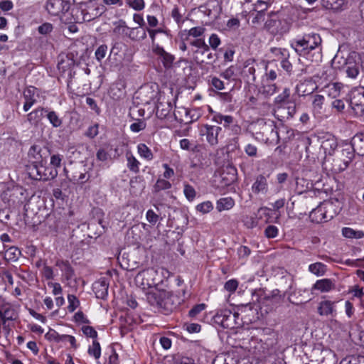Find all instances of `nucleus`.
Segmentation results:
<instances>
[{"label": "nucleus", "instance_id": "obj_34", "mask_svg": "<svg viewBox=\"0 0 364 364\" xmlns=\"http://www.w3.org/2000/svg\"><path fill=\"white\" fill-rule=\"evenodd\" d=\"M321 147L325 153L332 154L337 148V141L333 137L330 136L321 142Z\"/></svg>", "mask_w": 364, "mask_h": 364}, {"label": "nucleus", "instance_id": "obj_57", "mask_svg": "<svg viewBox=\"0 0 364 364\" xmlns=\"http://www.w3.org/2000/svg\"><path fill=\"white\" fill-rule=\"evenodd\" d=\"M238 282L236 279H232L225 283L224 289L230 294L234 293L238 287Z\"/></svg>", "mask_w": 364, "mask_h": 364}, {"label": "nucleus", "instance_id": "obj_59", "mask_svg": "<svg viewBox=\"0 0 364 364\" xmlns=\"http://www.w3.org/2000/svg\"><path fill=\"white\" fill-rule=\"evenodd\" d=\"M217 98L222 102L223 103H232L233 101V97L232 94L228 92H218Z\"/></svg>", "mask_w": 364, "mask_h": 364}, {"label": "nucleus", "instance_id": "obj_14", "mask_svg": "<svg viewBox=\"0 0 364 364\" xmlns=\"http://www.w3.org/2000/svg\"><path fill=\"white\" fill-rule=\"evenodd\" d=\"M152 51L160 58L165 68L169 69L171 68L175 60V58L173 55L166 52L159 44H153Z\"/></svg>", "mask_w": 364, "mask_h": 364}, {"label": "nucleus", "instance_id": "obj_6", "mask_svg": "<svg viewBox=\"0 0 364 364\" xmlns=\"http://www.w3.org/2000/svg\"><path fill=\"white\" fill-rule=\"evenodd\" d=\"M55 267L61 272V281L69 287H74L77 284V278L75 270L70 263L67 260L58 259Z\"/></svg>", "mask_w": 364, "mask_h": 364}, {"label": "nucleus", "instance_id": "obj_5", "mask_svg": "<svg viewBox=\"0 0 364 364\" xmlns=\"http://www.w3.org/2000/svg\"><path fill=\"white\" fill-rule=\"evenodd\" d=\"M136 97L143 105L156 104L161 100V95L156 84H148L141 87L136 92Z\"/></svg>", "mask_w": 364, "mask_h": 364}, {"label": "nucleus", "instance_id": "obj_49", "mask_svg": "<svg viewBox=\"0 0 364 364\" xmlns=\"http://www.w3.org/2000/svg\"><path fill=\"white\" fill-rule=\"evenodd\" d=\"M183 193L188 201H193L196 196L194 188L188 183L184 184Z\"/></svg>", "mask_w": 364, "mask_h": 364}, {"label": "nucleus", "instance_id": "obj_26", "mask_svg": "<svg viewBox=\"0 0 364 364\" xmlns=\"http://www.w3.org/2000/svg\"><path fill=\"white\" fill-rule=\"evenodd\" d=\"M279 54L282 57V60L280 62L281 67L287 73L290 74L293 69L292 64L289 62V53L286 49L279 48L278 50Z\"/></svg>", "mask_w": 364, "mask_h": 364}, {"label": "nucleus", "instance_id": "obj_31", "mask_svg": "<svg viewBox=\"0 0 364 364\" xmlns=\"http://www.w3.org/2000/svg\"><path fill=\"white\" fill-rule=\"evenodd\" d=\"M127 168L133 173H137L139 171L140 162L136 159L131 151L126 153Z\"/></svg>", "mask_w": 364, "mask_h": 364}, {"label": "nucleus", "instance_id": "obj_44", "mask_svg": "<svg viewBox=\"0 0 364 364\" xmlns=\"http://www.w3.org/2000/svg\"><path fill=\"white\" fill-rule=\"evenodd\" d=\"M36 92V87H27L23 91V97H24L25 102H30V103L34 105L36 102V98H35Z\"/></svg>", "mask_w": 364, "mask_h": 364}, {"label": "nucleus", "instance_id": "obj_19", "mask_svg": "<svg viewBox=\"0 0 364 364\" xmlns=\"http://www.w3.org/2000/svg\"><path fill=\"white\" fill-rule=\"evenodd\" d=\"M205 31V28L203 26H196L190 29L181 30L178 33L180 39H188L190 36L193 38H199L202 36Z\"/></svg>", "mask_w": 364, "mask_h": 364}, {"label": "nucleus", "instance_id": "obj_28", "mask_svg": "<svg viewBox=\"0 0 364 364\" xmlns=\"http://www.w3.org/2000/svg\"><path fill=\"white\" fill-rule=\"evenodd\" d=\"M189 109L179 107H176L173 112V116L175 119L180 122L184 124H188V116H189Z\"/></svg>", "mask_w": 364, "mask_h": 364}, {"label": "nucleus", "instance_id": "obj_7", "mask_svg": "<svg viewBox=\"0 0 364 364\" xmlns=\"http://www.w3.org/2000/svg\"><path fill=\"white\" fill-rule=\"evenodd\" d=\"M44 164V162L33 163L29 166L28 174L31 178L39 181H47L54 178L58 175V171L55 169L48 172L49 169L46 168Z\"/></svg>", "mask_w": 364, "mask_h": 364}, {"label": "nucleus", "instance_id": "obj_42", "mask_svg": "<svg viewBox=\"0 0 364 364\" xmlns=\"http://www.w3.org/2000/svg\"><path fill=\"white\" fill-rule=\"evenodd\" d=\"M115 27L113 29V32L117 34L127 36L129 27L126 24V22L123 20H119L114 23Z\"/></svg>", "mask_w": 364, "mask_h": 364}, {"label": "nucleus", "instance_id": "obj_35", "mask_svg": "<svg viewBox=\"0 0 364 364\" xmlns=\"http://www.w3.org/2000/svg\"><path fill=\"white\" fill-rule=\"evenodd\" d=\"M137 152L141 158L147 161H151L154 158L151 150L145 144L141 143L137 145Z\"/></svg>", "mask_w": 364, "mask_h": 364}, {"label": "nucleus", "instance_id": "obj_47", "mask_svg": "<svg viewBox=\"0 0 364 364\" xmlns=\"http://www.w3.org/2000/svg\"><path fill=\"white\" fill-rule=\"evenodd\" d=\"M280 109L287 114L286 116H282V117L287 119L292 118L296 113V105L293 102L287 103L286 106L281 107Z\"/></svg>", "mask_w": 364, "mask_h": 364}, {"label": "nucleus", "instance_id": "obj_20", "mask_svg": "<svg viewBox=\"0 0 364 364\" xmlns=\"http://www.w3.org/2000/svg\"><path fill=\"white\" fill-rule=\"evenodd\" d=\"M49 336L52 338L57 343H65L68 342L72 348L76 349L77 344L75 338L73 336L59 334L58 333L53 331L49 334Z\"/></svg>", "mask_w": 364, "mask_h": 364}, {"label": "nucleus", "instance_id": "obj_10", "mask_svg": "<svg viewBox=\"0 0 364 364\" xmlns=\"http://www.w3.org/2000/svg\"><path fill=\"white\" fill-rule=\"evenodd\" d=\"M235 314L229 309H221L214 316V322L224 328H232L235 326Z\"/></svg>", "mask_w": 364, "mask_h": 364}, {"label": "nucleus", "instance_id": "obj_50", "mask_svg": "<svg viewBox=\"0 0 364 364\" xmlns=\"http://www.w3.org/2000/svg\"><path fill=\"white\" fill-rule=\"evenodd\" d=\"M126 4L135 11H141L145 7L144 0H126Z\"/></svg>", "mask_w": 364, "mask_h": 364}, {"label": "nucleus", "instance_id": "obj_36", "mask_svg": "<svg viewBox=\"0 0 364 364\" xmlns=\"http://www.w3.org/2000/svg\"><path fill=\"white\" fill-rule=\"evenodd\" d=\"M44 113H47V119H48L49 122L51 124L53 127L58 128L61 127L63 124V119L58 116V114L55 111H49L47 109V112H44Z\"/></svg>", "mask_w": 364, "mask_h": 364}, {"label": "nucleus", "instance_id": "obj_12", "mask_svg": "<svg viewBox=\"0 0 364 364\" xmlns=\"http://www.w3.org/2000/svg\"><path fill=\"white\" fill-rule=\"evenodd\" d=\"M221 130L218 126L205 124L201 128L200 134L205 136L210 145L214 146L218 143V134Z\"/></svg>", "mask_w": 364, "mask_h": 364}, {"label": "nucleus", "instance_id": "obj_29", "mask_svg": "<svg viewBox=\"0 0 364 364\" xmlns=\"http://www.w3.org/2000/svg\"><path fill=\"white\" fill-rule=\"evenodd\" d=\"M308 270L316 277H322L327 271V266L322 262H318L309 264Z\"/></svg>", "mask_w": 364, "mask_h": 364}, {"label": "nucleus", "instance_id": "obj_17", "mask_svg": "<svg viewBox=\"0 0 364 364\" xmlns=\"http://www.w3.org/2000/svg\"><path fill=\"white\" fill-rule=\"evenodd\" d=\"M16 313L14 306L6 301L4 307L0 309V320L2 325H5L7 321H14L16 319Z\"/></svg>", "mask_w": 364, "mask_h": 364}, {"label": "nucleus", "instance_id": "obj_27", "mask_svg": "<svg viewBox=\"0 0 364 364\" xmlns=\"http://www.w3.org/2000/svg\"><path fill=\"white\" fill-rule=\"evenodd\" d=\"M235 205V201L231 197L221 198L216 202V209L218 212L229 210Z\"/></svg>", "mask_w": 364, "mask_h": 364}, {"label": "nucleus", "instance_id": "obj_30", "mask_svg": "<svg viewBox=\"0 0 364 364\" xmlns=\"http://www.w3.org/2000/svg\"><path fill=\"white\" fill-rule=\"evenodd\" d=\"M127 36L133 41L144 40L146 38V31L138 27L129 28Z\"/></svg>", "mask_w": 364, "mask_h": 364}, {"label": "nucleus", "instance_id": "obj_33", "mask_svg": "<svg viewBox=\"0 0 364 364\" xmlns=\"http://www.w3.org/2000/svg\"><path fill=\"white\" fill-rule=\"evenodd\" d=\"M67 178L73 183H84L88 180L86 173L77 170L68 174Z\"/></svg>", "mask_w": 364, "mask_h": 364}, {"label": "nucleus", "instance_id": "obj_46", "mask_svg": "<svg viewBox=\"0 0 364 364\" xmlns=\"http://www.w3.org/2000/svg\"><path fill=\"white\" fill-rule=\"evenodd\" d=\"M214 119L219 124H223L224 127H228L233 122V117L230 115H223L217 114L214 116Z\"/></svg>", "mask_w": 364, "mask_h": 364}, {"label": "nucleus", "instance_id": "obj_56", "mask_svg": "<svg viewBox=\"0 0 364 364\" xmlns=\"http://www.w3.org/2000/svg\"><path fill=\"white\" fill-rule=\"evenodd\" d=\"M53 30V26L50 23L46 22L38 27V31L43 36L50 34Z\"/></svg>", "mask_w": 364, "mask_h": 364}, {"label": "nucleus", "instance_id": "obj_48", "mask_svg": "<svg viewBox=\"0 0 364 364\" xmlns=\"http://www.w3.org/2000/svg\"><path fill=\"white\" fill-rule=\"evenodd\" d=\"M196 208L197 211H198L203 214H206L213 210V205L211 201L207 200V201H205V202L198 204L196 205Z\"/></svg>", "mask_w": 364, "mask_h": 364}, {"label": "nucleus", "instance_id": "obj_23", "mask_svg": "<svg viewBox=\"0 0 364 364\" xmlns=\"http://www.w3.org/2000/svg\"><path fill=\"white\" fill-rule=\"evenodd\" d=\"M343 86L340 82H332L326 85L323 92L331 98H336L340 96Z\"/></svg>", "mask_w": 364, "mask_h": 364}, {"label": "nucleus", "instance_id": "obj_61", "mask_svg": "<svg viewBox=\"0 0 364 364\" xmlns=\"http://www.w3.org/2000/svg\"><path fill=\"white\" fill-rule=\"evenodd\" d=\"M82 333L87 337H90L96 340L95 338L97 337V332L95 329L90 326H83L81 328Z\"/></svg>", "mask_w": 364, "mask_h": 364}, {"label": "nucleus", "instance_id": "obj_16", "mask_svg": "<svg viewBox=\"0 0 364 364\" xmlns=\"http://www.w3.org/2000/svg\"><path fill=\"white\" fill-rule=\"evenodd\" d=\"M156 115L159 119L166 118L171 109L172 104L169 101H166L164 97H161V100L156 102Z\"/></svg>", "mask_w": 364, "mask_h": 364}, {"label": "nucleus", "instance_id": "obj_21", "mask_svg": "<svg viewBox=\"0 0 364 364\" xmlns=\"http://www.w3.org/2000/svg\"><path fill=\"white\" fill-rule=\"evenodd\" d=\"M268 189L267 180L266 176L259 175L256 177L255 181L252 186V190L255 193H266Z\"/></svg>", "mask_w": 364, "mask_h": 364}, {"label": "nucleus", "instance_id": "obj_55", "mask_svg": "<svg viewBox=\"0 0 364 364\" xmlns=\"http://www.w3.org/2000/svg\"><path fill=\"white\" fill-rule=\"evenodd\" d=\"M171 187V183L166 179H158L154 185V189L156 191L169 189Z\"/></svg>", "mask_w": 364, "mask_h": 364}, {"label": "nucleus", "instance_id": "obj_63", "mask_svg": "<svg viewBox=\"0 0 364 364\" xmlns=\"http://www.w3.org/2000/svg\"><path fill=\"white\" fill-rule=\"evenodd\" d=\"M107 51V46L106 45H101L97 48L95 51V58L98 61H101L106 55Z\"/></svg>", "mask_w": 364, "mask_h": 364}, {"label": "nucleus", "instance_id": "obj_18", "mask_svg": "<svg viewBox=\"0 0 364 364\" xmlns=\"http://www.w3.org/2000/svg\"><path fill=\"white\" fill-rule=\"evenodd\" d=\"M318 88L312 80H305L296 86L297 93L301 96H306L312 94Z\"/></svg>", "mask_w": 364, "mask_h": 364}, {"label": "nucleus", "instance_id": "obj_8", "mask_svg": "<svg viewBox=\"0 0 364 364\" xmlns=\"http://www.w3.org/2000/svg\"><path fill=\"white\" fill-rule=\"evenodd\" d=\"M350 106L355 115L364 116V88L355 89L351 92Z\"/></svg>", "mask_w": 364, "mask_h": 364}, {"label": "nucleus", "instance_id": "obj_3", "mask_svg": "<svg viewBox=\"0 0 364 364\" xmlns=\"http://www.w3.org/2000/svg\"><path fill=\"white\" fill-rule=\"evenodd\" d=\"M71 4L69 0H47L45 9L53 16H58L62 22L72 23L74 20L70 13Z\"/></svg>", "mask_w": 364, "mask_h": 364}, {"label": "nucleus", "instance_id": "obj_15", "mask_svg": "<svg viewBox=\"0 0 364 364\" xmlns=\"http://www.w3.org/2000/svg\"><path fill=\"white\" fill-rule=\"evenodd\" d=\"M326 204L320 205L317 206L316 208L313 209L312 211L309 214V218L313 223H321L327 221L328 219L331 218L332 216L328 217L326 215Z\"/></svg>", "mask_w": 364, "mask_h": 364}, {"label": "nucleus", "instance_id": "obj_2", "mask_svg": "<svg viewBox=\"0 0 364 364\" xmlns=\"http://www.w3.org/2000/svg\"><path fill=\"white\" fill-rule=\"evenodd\" d=\"M146 296L151 306L164 314H167L176 307L175 296L169 291L154 289L149 291Z\"/></svg>", "mask_w": 364, "mask_h": 364}, {"label": "nucleus", "instance_id": "obj_9", "mask_svg": "<svg viewBox=\"0 0 364 364\" xmlns=\"http://www.w3.org/2000/svg\"><path fill=\"white\" fill-rule=\"evenodd\" d=\"M157 271L154 268H148L139 272L135 277L136 284L142 288L151 287L156 284Z\"/></svg>", "mask_w": 364, "mask_h": 364}, {"label": "nucleus", "instance_id": "obj_41", "mask_svg": "<svg viewBox=\"0 0 364 364\" xmlns=\"http://www.w3.org/2000/svg\"><path fill=\"white\" fill-rule=\"evenodd\" d=\"M44 112H47V109L38 107L27 115V119L31 122H38L43 117Z\"/></svg>", "mask_w": 364, "mask_h": 364}, {"label": "nucleus", "instance_id": "obj_32", "mask_svg": "<svg viewBox=\"0 0 364 364\" xmlns=\"http://www.w3.org/2000/svg\"><path fill=\"white\" fill-rule=\"evenodd\" d=\"M352 146L355 151L360 155L364 154V135L356 134L352 139Z\"/></svg>", "mask_w": 364, "mask_h": 364}, {"label": "nucleus", "instance_id": "obj_43", "mask_svg": "<svg viewBox=\"0 0 364 364\" xmlns=\"http://www.w3.org/2000/svg\"><path fill=\"white\" fill-rule=\"evenodd\" d=\"M68 310L70 313L74 312L80 306V300L74 294L68 295Z\"/></svg>", "mask_w": 364, "mask_h": 364}, {"label": "nucleus", "instance_id": "obj_39", "mask_svg": "<svg viewBox=\"0 0 364 364\" xmlns=\"http://www.w3.org/2000/svg\"><path fill=\"white\" fill-rule=\"evenodd\" d=\"M87 353L90 356L98 360L101 356V347L97 340H93L92 345L88 347Z\"/></svg>", "mask_w": 364, "mask_h": 364}, {"label": "nucleus", "instance_id": "obj_60", "mask_svg": "<svg viewBox=\"0 0 364 364\" xmlns=\"http://www.w3.org/2000/svg\"><path fill=\"white\" fill-rule=\"evenodd\" d=\"M206 305L205 304H200L194 306L188 313V315L191 318L196 317L201 311L205 310Z\"/></svg>", "mask_w": 364, "mask_h": 364}, {"label": "nucleus", "instance_id": "obj_51", "mask_svg": "<svg viewBox=\"0 0 364 364\" xmlns=\"http://www.w3.org/2000/svg\"><path fill=\"white\" fill-rule=\"evenodd\" d=\"M244 151L245 154L252 158L258 157V149L257 147L252 144H247L244 147Z\"/></svg>", "mask_w": 364, "mask_h": 364}, {"label": "nucleus", "instance_id": "obj_58", "mask_svg": "<svg viewBox=\"0 0 364 364\" xmlns=\"http://www.w3.org/2000/svg\"><path fill=\"white\" fill-rule=\"evenodd\" d=\"M347 154V159L343 160V164H338V168H334L335 171H343L347 168L353 157V154L352 152L348 151Z\"/></svg>", "mask_w": 364, "mask_h": 364}, {"label": "nucleus", "instance_id": "obj_40", "mask_svg": "<svg viewBox=\"0 0 364 364\" xmlns=\"http://www.w3.org/2000/svg\"><path fill=\"white\" fill-rule=\"evenodd\" d=\"M28 155L31 159H33L32 164L44 162L41 154V149L38 146H32L29 150Z\"/></svg>", "mask_w": 364, "mask_h": 364}, {"label": "nucleus", "instance_id": "obj_38", "mask_svg": "<svg viewBox=\"0 0 364 364\" xmlns=\"http://www.w3.org/2000/svg\"><path fill=\"white\" fill-rule=\"evenodd\" d=\"M290 96V90L288 88H285L282 93L278 95L274 98V103L279 106V108L282 107V105H285V106L287 105V103H289V99Z\"/></svg>", "mask_w": 364, "mask_h": 364}, {"label": "nucleus", "instance_id": "obj_25", "mask_svg": "<svg viewBox=\"0 0 364 364\" xmlns=\"http://www.w3.org/2000/svg\"><path fill=\"white\" fill-rule=\"evenodd\" d=\"M93 290L99 299H105L108 294V284L105 280L97 281L93 284Z\"/></svg>", "mask_w": 364, "mask_h": 364}, {"label": "nucleus", "instance_id": "obj_52", "mask_svg": "<svg viewBox=\"0 0 364 364\" xmlns=\"http://www.w3.org/2000/svg\"><path fill=\"white\" fill-rule=\"evenodd\" d=\"M209 47L215 50L221 44V40L218 34L212 33L208 39Z\"/></svg>", "mask_w": 364, "mask_h": 364}, {"label": "nucleus", "instance_id": "obj_45", "mask_svg": "<svg viewBox=\"0 0 364 364\" xmlns=\"http://www.w3.org/2000/svg\"><path fill=\"white\" fill-rule=\"evenodd\" d=\"M213 364H237V360L234 358L232 355L228 354L224 356L217 357Z\"/></svg>", "mask_w": 364, "mask_h": 364}, {"label": "nucleus", "instance_id": "obj_64", "mask_svg": "<svg viewBox=\"0 0 364 364\" xmlns=\"http://www.w3.org/2000/svg\"><path fill=\"white\" fill-rule=\"evenodd\" d=\"M235 67L231 65L227 69H225L223 72H222L220 73V76L225 78V80H231L235 76Z\"/></svg>", "mask_w": 364, "mask_h": 364}, {"label": "nucleus", "instance_id": "obj_37", "mask_svg": "<svg viewBox=\"0 0 364 364\" xmlns=\"http://www.w3.org/2000/svg\"><path fill=\"white\" fill-rule=\"evenodd\" d=\"M171 17L177 23L179 28L182 27L183 23L185 21V18H183L184 11L177 6H175L171 11Z\"/></svg>", "mask_w": 364, "mask_h": 364}, {"label": "nucleus", "instance_id": "obj_53", "mask_svg": "<svg viewBox=\"0 0 364 364\" xmlns=\"http://www.w3.org/2000/svg\"><path fill=\"white\" fill-rule=\"evenodd\" d=\"M243 73L245 75H252V79L255 80V68L254 66V61L252 60H248L245 63L244 68L242 70Z\"/></svg>", "mask_w": 364, "mask_h": 364}, {"label": "nucleus", "instance_id": "obj_22", "mask_svg": "<svg viewBox=\"0 0 364 364\" xmlns=\"http://www.w3.org/2000/svg\"><path fill=\"white\" fill-rule=\"evenodd\" d=\"M335 288V284L330 279H322L317 280L313 285L312 289L321 292H329Z\"/></svg>", "mask_w": 364, "mask_h": 364}, {"label": "nucleus", "instance_id": "obj_1", "mask_svg": "<svg viewBox=\"0 0 364 364\" xmlns=\"http://www.w3.org/2000/svg\"><path fill=\"white\" fill-rule=\"evenodd\" d=\"M321 43L319 34L311 33L292 39L290 46L298 55H303L311 61L319 62L322 58Z\"/></svg>", "mask_w": 364, "mask_h": 364}, {"label": "nucleus", "instance_id": "obj_24", "mask_svg": "<svg viewBox=\"0 0 364 364\" xmlns=\"http://www.w3.org/2000/svg\"><path fill=\"white\" fill-rule=\"evenodd\" d=\"M334 304V302L328 300L321 301L318 307V313L321 316H332L336 311Z\"/></svg>", "mask_w": 364, "mask_h": 364}, {"label": "nucleus", "instance_id": "obj_13", "mask_svg": "<svg viewBox=\"0 0 364 364\" xmlns=\"http://www.w3.org/2000/svg\"><path fill=\"white\" fill-rule=\"evenodd\" d=\"M105 11L104 6L97 2H90L87 9L82 10L83 20L90 21L100 16Z\"/></svg>", "mask_w": 364, "mask_h": 364}, {"label": "nucleus", "instance_id": "obj_4", "mask_svg": "<svg viewBox=\"0 0 364 364\" xmlns=\"http://www.w3.org/2000/svg\"><path fill=\"white\" fill-rule=\"evenodd\" d=\"M270 133V136L266 138V142L269 144L279 143L281 137L285 142L291 140L295 136V131L286 126H282L277 129L273 121H268L264 123L263 134Z\"/></svg>", "mask_w": 364, "mask_h": 364}, {"label": "nucleus", "instance_id": "obj_62", "mask_svg": "<svg viewBox=\"0 0 364 364\" xmlns=\"http://www.w3.org/2000/svg\"><path fill=\"white\" fill-rule=\"evenodd\" d=\"M20 254V251L14 247H10L6 252V256L8 257V259L9 260H16Z\"/></svg>", "mask_w": 364, "mask_h": 364}, {"label": "nucleus", "instance_id": "obj_54", "mask_svg": "<svg viewBox=\"0 0 364 364\" xmlns=\"http://www.w3.org/2000/svg\"><path fill=\"white\" fill-rule=\"evenodd\" d=\"M146 127V124L143 119H138L136 122L132 123L130 125V129L132 132L137 133L140 131L144 130Z\"/></svg>", "mask_w": 364, "mask_h": 364}, {"label": "nucleus", "instance_id": "obj_11", "mask_svg": "<svg viewBox=\"0 0 364 364\" xmlns=\"http://www.w3.org/2000/svg\"><path fill=\"white\" fill-rule=\"evenodd\" d=\"M327 108L325 97L316 94L311 96V112L315 117L322 118Z\"/></svg>", "mask_w": 364, "mask_h": 364}]
</instances>
